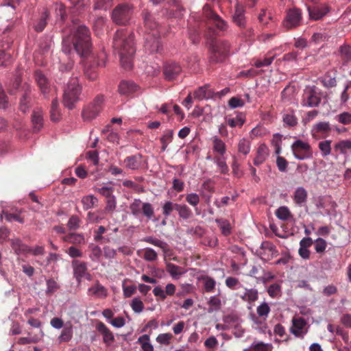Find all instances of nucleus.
<instances>
[{"instance_id": "f257e3e1", "label": "nucleus", "mask_w": 351, "mask_h": 351, "mask_svg": "<svg viewBox=\"0 0 351 351\" xmlns=\"http://www.w3.org/2000/svg\"><path fill=\"white\" fill-rule=\"evenodd\" d=\"M92 47L90 32L84 25H75L71 33L62 40V51L69 53L74 49L81 57L87 56Z\"/></svg>"}, {"instance_id": "f03ea898", "label": "nucleus", "mask_w": 351, "mask_h": 351, "mask_svg": "<svg viewBox=\"0 0 351 351\" xmlns=\"http://www.w3.org/2000/svg\"><path fill=\"white\" fill-rule=\"evenodd\" d=\"M113 49L120 58L122 67L130 70L132 67V57L136 52L134 34L125 29H118L113 39Z\"/></svg>"}, {"instance_id": "7ed1b4c3", "label": "nucleus", "mask_w": 351, "mask_h": 351, "mask_svg": "<svg viewBox=\"0 0 351 351\" xmlns=\"http://www.w3.org/2000/svg\"><path fill=\"white\" fill-rule=\"evenodd\" d=\"M213 25L221 32L226 31L228 28L227 23L214 12L209 5H205L203 8L202 16L198 21V30L195 31V36L193 38L190 34L193 43H198V34L202 31L205 32L206 37H211L215 33L212 27Z\"/></svg>"}, {"instance_id": "20e7f679", "label": "nucleus", "mask_w": 351, "mask_h": 351, "mask_svg": "<svg viewBox=\"0 0 351 351\" xmlns=\"http://www.w3.org/2000/svg\"><path fill=\"white\" fill-rule=\"evenodd\" d=\"M229 49L228 41L212 39L209 46V61L211 63L223 62L228 56Z\"/></svg>"}, {"instance_id": "39448f33", "label": "nucleus", "mask_w": 351, "mask_h": 351, "mask_svg": "<svg viewBox=\"0 0 351 351\" xmlns=\"http://www.w3.org/2000/svg\"><path fill=\"white\" fill-rule=\"evenodd\" d=\"M82 88L77 77L71 78L67 83L63 95V104L69 109H73L80 99Z\"/></svg>"}, {"instance_id": "423d86ee", "label": "nucleus", "mask_w": 351, "mask_h": 351, "mask_svg": "<svg viewBox=\"0 0 351 351\" xmlns=\"http://www.w3.org/2000/svg\"><path fill=\"white\" fill-rule=\"evenodd\" d=\"M134 7L130 3L118 4L112 10V19L119 25H127L132 17Z\"/></svg>"}, {"instance_id": "0eeeda50", "label": "nucleus", "mask_w": 351, "mask_h": 351, "mask_svg": "<svg viewBox=\"0 0 351 351\" xmlns=\"http://www.w3.org/2000/svg\"><path fill=\"white\" fill-rule=\"evenodd\" d=\"M90 58L91 62L85 66L84 75L88 80L95 81L98 77L96 67L104 66L106 65L107 55L105 51H102L97 55H93Z\"/></svg>"}, {"instance_id": "6e6552de", "label": "nucleus", "mask_w": 351, "mask_h": 351, "mask_svg": "<svg viewBox=\"0 0 351 351\" xmlns=\"http://www.w3.org/2000/svg\"><path fill=\"white\" fill-rule=\"evenodd\" d=\"M303 23L302 13L300 9L293 8L289 9L282 21V26L287 30L295 29Z\"/></svg>"}, {"instance_id": "1a4fd4ad", "label": "nucleus", "mask_w": 351, "mask_h": 351, "mask_svg": "<svg viewBox=\"0 0 351 351\" xmlns=\"http://www.w3.org/2000/svg\"><path fill=\"white\" fill-rule=\"evenodd\" d=\"M131 213L138 217L143 215L147 219H151L154 216L153 206L149 202H143L140 199H135L130 205Z\"/></svg>"}, {"instance_id": "9d476101", "label": "nucleus", "mask_w": 351, "mask_h": 351, "mask_svg": "<svg viewBox=\"0 0 351 351\" xmlns=\"http://www.w3.org/2000/svg\"><path fill=\"white\" fill-rule=\"evenodd\" d=\"M104 101L102 95H97L92 103L86 106L82 112L84 120L90 121L95 119L102 110Z\"/></svg>"}, {"instance_id": "9b49d317", "label": "nucleus", "mask_w": 351, "mask_h": 351, "mask_svg": "<svg viewBox=\"0 0 351 351\" xmlns=\"http://www.w3.org/2000/svg\"><path fill=\"white\" fill-rule=\"evenodd\" d=\"M321 102V92L316 86L307 87L302 96V105L306 107H316Z\"/></svg>"}, {"instance_id": "f8f14e48", "label": "nucleus", "mask_w": 351, "mask_h": 351, "mask_svg": "<svg viewBox=\"0 0 351 351\" xmlns=\"http://www.w3.org/2000/svg\"><path fill=\"white\" fill-rule=\"evenodd\" d=\"M291 150L295 158L298 160H305L313 157L310 145L301 140H297L292 144Z\"/></svg>"}, {"instance_id": "ddd939ff", "label": "nucleus", "mask_w": 351, "mask_h": 351, "mask_svg": "<svg viewBox=\"0 0 351 351\" xmlns=\"http://www.w3.org/2000/svg\"><path fill=\"white\" fill-rule=\"evenodd\" d=\"M143 19L145 33L147 35L152 34V36L156 37L159 36V34H160L159 31L160 25L155 16L147 11H143Z\"/></svg>"}, {"instance_id": "4468645a", "label": "nucleus", "mask_w": 351, "mask_h": 351, "mask_svg": "<svg viewBox=\"0 0 351 351\" xmlns=\"http://www.w3.org/2000/svg\"><path fill=\"white\" fill-rule=\"evenodd\" d=\"M307 322L302 317H294L292 319V326L290 328L291 332L298 338L304 339L308 332L306 328Z\"/></svg>"}, {"instance_id": "2eb2a0df", "label": "nucleus", "mask_w": 351, "mask_h": 351, "mask_svg": "<svg viewBox=\"0 0 351 351\" xmlns=\"http://www.w3.org/2000/svg\"><path fill=\"white\" fill-rule=\"evenodd\" d=\"M308 15L311 19L317 21L322 19L330 12V7L326 4H320L315 6H308Z\"/></svg>"}, {"instance_id": "dca6fc26", "label": "nucleus", "mask_w": 351, "mask_h": 351, "mask_svg": "<svg viewBox=\"0 0 351 351\" xmlns=\"http://www.w3.org/2000/svg\"><path fill=\"white\" fill-rule=\"evenodd\" d=\"M73 274L77 282H80L82 278L90 279V275L87 272V265L84 262L78 260L72 261Z\"/></svg>"}, {"instance_id": "f3484780", "label": "nucleus", "mask_w": 351, "mask_h": 351, "mask_svg": "<svg viewBox=\"0 0 351 351\" xmlns=\"http://www.w3.org/2000/svg\"><path fill=\"white\" fill-rule=\"evenodd\" d=\"M176 290V286L172 283H169L166 285L165 290L160 286L155 287L153 293L157 298V300L164 301L167 296L173 295Z\"/></svg>"}, {"instance_id": "a211bd4d", "label": "nucleus", "mask_w": 351, "mask_h": 351, "mask_svg": "<svg viewBox=\"0 0 351 351\" xmlns=\"http://www.w3.org/2000/svg\"><path fill=\"white\" fill-rule=\"evenodd\" d=\"M95 328L103 337V342L108 346L112 345L115 339L112 332L101 322H99Z\"/></svg>"}, {"instance_id": "6ab92c4d", "label": "nucleus", "mask_w": 351, "mask_h": 351, "mask_svg": "<svg viewBox=\"0 0 351 351\" xmlns=\"http://www.w3.org/2000/svg\"><path fill=\"white\" fill-rule=\"evenodd\" d=\"M182 72V67L176 62H167L164 67V75L168 80H175Z\"/></svg>"}, {"instance_id": "aec40b11", "label": "nucleus", "mask_w": 351, "mask_h": 351, "mask_svg": "<svg viewBox=\"0 0 351 351\" xmlns=\"http://www.w3.org/2000/svg\"><path fill=\"white\" fill-rule=\"evenodd\" d=\"M160 36V34L157 37L152 34H147L145 37V47L150 53H158L161 51L162 45L159 40Z\"/></svg>"}, {"instance_id": "412c9836", "label": "nucleus", "mask_w": 351, "mask_h": 351, "mask_svg": "<svg viewBox=\"0 0 351 351\" xmlns=\"http://www.w3.org/2000/svg\"><path fill=\"white\" fill-rule=\"evenodd\" d=\"M34 78L41 93L44 95L49 93L50 90V82L46 76L41 71H36L34 73Z\"/></svg>"}, {"instance_id": "4be33fe9", "label": "nucleus", "mask_w": 351, "mask_h": 351, "mask_svg": "<svg viewBox=\"0 0 351 351\" xmlns=\"http://www.w3.org/2000/svg\"><path fill=\"white\" fill-rule=\"evenodd\" d=\"M139 89V86L132 81L123 80L119 85V92L123 95H130Z\"/></svg>"}, {"instance_id": "5701e85b", "label": "nucleus", "mask_w": 351, "mask_h": 351, "mask_svg": "<svg viewBox=\"0 0 351 351\" xmlns=\"http://www.w3.org/2000/svg\"><path fill=\"white\" fill-rule=\"evenodd\" d=\"M234 23L239 27H245L247 24L245 16V9L243 6L237 3L235 5V10L232 16Z\"/></svg>"}, {"instance_id": "b1692460", "label": "nucleus", "mask_w": 351, "mask_h": 351, "mask_svg": "<svg viewBox=\"0 0 351 351\" xmlns=\"http://www.w3.org/2000/svg\"><path fill=\"white\" fill-rule=\"evenodd\" d=\"M43 112L41 108H36L32 114V123L34 132H39L43 127Z\"/></svg>"}, {"instance_id": "393cba45", "label": "nucleus", "mask_w": 351, "mask_h": 351, "mask_svg": "<svg viewBox=\"0 0 351 351\" xmlns=\"http://www.w3.org/2000/svg\"><path fill=\"white\" fill-rule=\"evenodd\" d=\"M123 163L125 167L132 170H136L140 168L142 164V156L139 154L127 156Z\"/></svg>"}, {"instance_id": "a878e982", "label": "nucleus", "mask_w": 351, "mask_h": 351, "mask_svg": "<svg viewBox=\"0 0 351 351\" xmlns=\"http://www.w3.org/2000/svg\"><path fill=\"white\" fill-rule=\"evenodd\" d=\"M88 294L90 296H95L97 298H105L107 297L108 291L98 281L88 289Z\"/></svg>"}, {"instance_id": "bb28decb", "label": "nucleus", "mask_w": 351, "mask_h": 351, "mask_svg": "<svg viewBox=\"0 0 351 351\" xmlns=\"http://www.w3.org/2000/svg\"><path fill=\"white\" fill-rule=\"evenodd\" d=\"M269 156V149L265 144H261L256 150V155L254 159V165L258 166L263 164Z\"/></svg>"}, {"instance_id": "cd10ccee", "label": "nucleus", "mask_w": 351, "mask_h": 351, "mask_svg": "<svg viewBox=\"0 0 351 351\" xmlns=\"http://www.w3.org/2000/svg\"><path fill=\"white\" fill-rule=\"evenodd\" d=\"M64 242L71 243L74 245H81L85 243V239L83 234L77 233H69L62 237Z\"/></svg>"}, {"instance_id": "c85d7f7f", "label": "nucleus", "mask_w": 351, "mask_h": 351, "mask_svg": "<svg viewBox=\"0 0 351 351\" xmlns=\"http://www.w3.org/2000/svg\"><path fill=\"white\" fill-rule=\"evenodd\" d=\"M307 197L306 190L304 187L300 186L294 192L293 200L296 204L302 206L306 202Z\"/></svg>"}, {"instance_id": "c756f323", "label": "nucleus", "mask_w": 351, "mask_h": 351, "mask_svg": "<svg viewBox=\"0 0 351 351\" xmlns=\"http://www.w3.org/2000/svg\"><path fill=\"white\" fill-rule=\"evenodd\" d=\"M199 280L203 282V288L205 292L212 293L215 289L216 281L209 276L204 275L199 278Z\"/></svg>"}, {"instance_id": "7c9ffc66", "label": "nucleus", "mask_w": 351, "mask_h": 351, "mask_svg": "<svg viewBox=\"0 0 351 351\" xmlns=\"http://www.w3.org/2000/svg\"><path fill=\"white\" fill-rule=\"evenodd\" d=\"M282 120L284 124L290 128H293L298 125V118L295 115L294 111L291 109H288L285 111Z\"/></svg>"}, {"instance_id": "2f4dec72", "label": "nucleus", "mask_w": 351, "mask_h": 351, "mask_svg": "<svg viewBox=\"0 0 351 351\" xmlns=\"http://www.w3.org/2000/svg\"><path fill=\"white\" fill-rule=\"evenodd\" d=\"M81 202L84 210H88L97 206L98 199L93 195H88L82 197Z\"/></svg>"}, {"instance_id": "473e14b6", "label": "nucleus", "mask_w": 351, "mask_h": 351, "mask_svg": "<svg viewBox=\"0 0 351 351\" xmlns=\"http://www.w3.org/2000/svg\"><path fill=\"white\" fill-rule=\"evenodd\" d=\"M5 217V220L8 222L18 221L20 223H24V218L21 216V211L18 213H11L8 211L3 210L0 214V218Z\"/></svg>"}, {"instance_id": "72a5a7b5", "label": "nucleus", "mask_w": 351, "mask_h": 351, "mask_svg": "<svg viewBox=\"0 0 351 351\" xmlns=\"http://www.w3.org/2000/svg\"><path fill=\"white\" fill-rule=\"evenodd\" d=\"M213 151L217 152L220 156H223L226 151L225 143L217 136L212 138Z\"/></svg>"}, {"instance_id": "f704fd0d", "label": "nucleus", "mask_w": 351, "mask_h": 351, "mask_svg": "<svg viewBox=\"0 0 351 351\" xmlns=\"http://www.w3.org/2000/svg\"><path fill=\"white\" fill-rule=\"evenodd\" d=\"M11 246L17 254H26L29 250V246L24 244L21 240L19 239H12Z\"/></svg>"}, {"instance_id": "c9c22d12", "label": "nucleus", "mask_w": 351, "mask_h": 351, "mask_svg": "<svg viewBox=\"0 0 351 351\" xmlns=\"http://www.w3.org/2000/svg\"><path fill=\"white\" fill-rule=\"evenodd\" d=\"M72 337L73 326L71 323H69L64 326L58 339L60 342H68L72 339Z\"/></svg>"}, {"instance_id": "e433bc0d", "label": "nucleus", "mask_w": 351, "mask_h": 351, "mask_svg": "<svg viewBox=\"0 0 351 351\" xmlns=\"http://www.w3.org/2000/svg\"><path fill=\"white\" fill-rule=\"evenodd\" d=\"M177 212L179 217L184 220H187L193 216L191 209L184 204H178Z\"/></svg>"}, {"instance_id": "4c0bfd02", "label": "nucleus", "mask_w": 351, "mask_h": 351, "mask_svg": "<svg viewBox=\"0 0 351 351\" xmlns=\"http://www.w3.org/2000/svg\"><path fill=\"white\" fill-rule=\"evenodd\" d=\"M167 271L172 278L178 279L185 271L183 268L173 263H167Z\"/></svg>"}, {"instance_id": "58836bf2", "label": "nucleus", "mask_w": 351, "mask_h": 351, "mask_svg": "<svg viewBox=\"0 0 351 351\" xmlns=\"http://www.w3.org/2000/svg\"><path fill=\"white\" fill-rule=\"evenodd\" d=\"M245 121V116L242 114H237L235 117L226 119V124L231 128H241Z\"/></svg>"}, {"instance_id": "ea45409f", "label": "nucleus", "mask_w": 351, "mask_h": 351, "mask_svg": "<svg viewBox=\"0 0 351 351\" xmlns=\"http://www.w3.org/2000/svg\"><path fill=\"white\" fill-rule=\"evenodd\" d=\"M49 12L47 10H45L43 12L40 18L34 24V27L37 32H40L45 29L47 23V19L49 18Z\"/></svg>"}, {"instance_id": "a19ab883", "label": "nucleus", "mask_w": 351, "mask_h": 351, "mask_svg": "<svg viewBox=\"0 0 351 351\" xmlns=\"http://www.w3.org/2000/svg\"><path fill=\"white\" fill-rule=\"evenodd\" d=\"M143 351H154V346L150 343L149 336L148 335H143L138 337L137 340Z\"/></svg>"}, {"instance_id": "79ce46f5", "label": "nucleus", "mask_w": 351, "mask_h": 351, "mask_svg": "<svg viewBox=\"0 0 351 351\" xmlns=\"http://www.w3.org/2000/svg\"><path fill=\"white\" fill-rule=\"evenodd\" d=\"M340 56L343 64L351 62V47L348 45H343L339 48Z\"/></svg>"}, {"instance_id": "37998d69", "label": "nucleus", "mask_w": 351, "mask_h": 351, "mask_svg": "<svg viewBox=\"0 0 351 351\" xmlns=\"http://www.w3.org/2000/svg\"><path fill=\"white\" fill-rule=\"evenodd\" d=\"M143 241L146 243L152 244L155 246L159 247L161 248L165 252H167L168 248V245L167 243L153 237H146L142 239Z\"/></svg>"}, {"instance_id": "c03bdc74", "label": "nucleus", "mask_w": 351, "mask_h": 351, "mask_svg": "<svg viewBox=\"0 0 351 351\" xmlns=\"http://www.w3.org/2000/svg\"><path fill=\"white\" fill-rule=\"evenodd\" d=\"M313 130L319 134L328 135L331 128L328 122H319L313 126Z\"/></svg>"}, {"instance_id": "a18cd8bd", "label": "nucleus", "mask_w": 351, "mask_h": 351, "mask_svg": "<svg viewBox=\"0 0 351 351\" xmlns=\"http://www.w3.org/2000/svg\"><path fill=\"white\" fill-rule=\"evenodd\" d=\"M215 222L217 223L223 235L228 236L231 233V226L227 219H216Z\"/></svg>"}, {"instance_id": "49530a36", "label": "nucleus", "mask_w": 351, "mask_h": 351, "mask_svg": "<svg viewBox=\"0 0 351 351\" xmlns=\"http://www.w3.org/2000/svg\"><path fill=\"white\" fill-rule=\"evenodd\" d=\"M178 204L171 201L166 202L162 206V215L165 218L168 217L173 210L177 211Z\"/></svg>"}, {"instance_id": "de8ad7c7", "label": "nucleus", "mask_w": 351, "mask_h": 351, "mask_svg": "<svg viewBox=\"0 0 351 351\" xmlns=\"http://www.w3.org/2000/svg\"><path fill=\"white\" fill-rule=\"evenodd\" d=\"M335 149L339 151L342 154H346L348 150H351V141L350 140H342L338 142Z\"/></svg>"}, {"instance_id": "09e8293b", "label": "nucleus", "mask_w": 351, "mask_h": 351, "mask_svg": "<svg viewBox=\"0 0 351 351\" xmlns=\"http://www.w3.org/2000/svg\"><path fill=\"white\" fill-rule=\"evenodd\" d=\"M209 306L208 312L212 313L213 311H219L221 306V299L217 296H212L208 302Z\"/></svg>"}, {"instance_id": "8fccbe9b", "label": "nucleus", "mask_w": 351, "mask_h": 351, "mask_svg": "<svg viewBox=\"0 0 351 351\" xmlns=\"http://www.w3.org/2000/svg\"><path fill=\"white\" fill-rule=\"evenodd\" d=\"M210 94L211 93L207 90V86H201L193 93V98L202 100L203 99L208 98L210 96Z\"/></svg>"}, {"instance_id": "3c124183", "label": "nucleus", "mask_w": 351, "mask_h": 351, "mask_svg": "<svg viewBox=\"0 0 351 351\" xmlns=\"http://www.w3.org/2000/svg\"><path fill=\"white\" fill-rule=\"evenodd\" d=\"M50 114H51V119L53 121H57L60 119V113L58 108V102L57 99H53L51 102V109H50Z\"/></svg>"}, {"instance_id": "603ef678", "label": "nucleus", "mask_w": 351, "mask_h": 351, "mask_svg": "<svg viewBox=\"0 0 351 351\" xmlns=\"http://www.w3.org/2000/svg\"><path fill=\"white\" fill-rule=\"evenodd\" d=\"M267 293L272 298H279L282 295L281 286L278 283H274L267 288Z\"/></svg>"}, {"instance_id": "864d4df0", "label": "nucleus", "mask_w": 351, "mask_h": 351, "mask_svg": "<svg viewBox=\"0 0 351 351\" xmlns=\"http://www.w3.org/2000/svg\"><path fill=\"white\" fill-rule=\"evenodd\" d=\"M251 143L246 138H242L238 143V152L244 155H247L250 152Z\"/></svg>"}, {"instance_id": "5fc2aeb1", "label": "nucleus", "mask_w": 351, "mask_h": 351, "mask_svg": "<svg viewBox=\"0 0 351 351\" xmlns=\"http://www.w3.org/2000/svg\"><path fill=\"white\" fill-rule=\"evenodd\" d=\"M173 138V131L171 130H167L165 132L162 136L160 138V142L162 143L161 149L164 152L169 143L171 142Z\"/></svg>"}, {"instance_id": "6e6d98bb", "label": "nucleus", "mask_w": 351, "mask_h": 351, "mask_svg": "<svg viewBox=\"0 0 351 351\" xmlns=\"http://www.w3.org/2000/svg\"><path fill=\"white\" fill-rule=\"evenodd\" d=\"M240 28V36L245 39V40H250L254 36V29L251 26L245 25V27Z\"/></svg>"}, {"instance_id": "4d7b16f0", "label": "nucleus", "mask_w": 351, "mask_h": 351, "mask_svg": "<svg viewBox=\"0 0 351 351\" xmlns=\"http://www.w3.org/2000/svg\"><path fill=\"white\" fill-rule=\"evenodd\" d=\"M173 336L171 333H161L159 334L156 340L158 343L164 346H169L171 343V340L173 339Z\"/></svg>"}, {"instance_id": "13d9d810", "label": "nucleus", "mask_w": 351, "mask_h": 351, "mask_svg": "<svg viewBox=\"0 0 351 351\" xmlns=\"http://www.w3.org/2000/svg\"><path fill=\"white\" fill-rule=\"evenodd\" d=\"M96 191L102 196H104L106 199L114 197V195L112 194L114 189L112 186H104L101 188L97 189Z\"/></svg>"}, {"instance_id": "bf43d9fd", "label": "nucleus", "mask_w": 351, "mask_h": 351, "mask_svg": "<svg viewBox=\"0 0 351 351\" xmlns=\"http://www.w3.org/2000/svg\"><path fill=\"white\" fill-rule=\"evenodd\" d=\"M10 58V54L5 51L4 45L0 43V66H6Z\"/></svg>"}, {"instance_id": "052dcab7", "label": "nucleus", "mask_w": 351, "mask_h": 351, "mask_svg": "<svg viewBox=\"0 0 351 351\" xmlns=\"http://www.w3.org/2000/svg\"><path fill=\"white\" fill-rule=\"evenodd\" d=\"M335 120L343 125L351 124V113L343 112L339 114L336 115Z\"/></svg>"}, {"instance_id": "680f3d73", "label": "nucleus", "mask_w": 351, "mask_h": 351, "mask_svg": "<svg viewBox=\"0 0 351 351\" xmlns=\"http://www.w3.org/2000/svg\"><path fill=\"white\" fill-rule=\"evenodd\" d=\"M276 217L281 220H287L291 217V213L287 207L281 206L276 212Z\"/></svg>"}, {"instance_id": "e2e57ef3", "label": "nucleus", "mask_w": 351, "mask_h": 351, "mask_svg": "<svg viewBox=\"0 0 351 351\" xmlns=\"http://www.w3.org/2000/svg\"><path fill=\"white\" fill-rule=\"evenodd\" d=\"M331 141L326 140L319 143V148L322 153L323 156H326L330 154L331 152Z\"/></svg>"}, {"instance_id": "0e129e2a", "label": "nucleus", "mask_w": 351, "mask_h": 351, "mask_svg": "<svg viewBox=\"0 0 351 351\" xmlns=\"http://www.w3.org/2000/svg\"><path fill=\"white\" fill-rule=\"evenodd\" d=\"M81 220L77 215H72L67 223V226L70 230H75L79 228Z\"/></svg>"}, {"instance_id": "69168bd1", "label": "nucleus", "mask_w": 351, "mask_h": 351, "mask_svg": "<svg viewBox=\"0 0 351 351\" xmlns=\"http://www.w3.org/2000/svg\"><path fill=\"white\" fill-rule=\"evenodd\" d=\"M117 208V199L115 196L106 199V206L104 208V211L106 213H112Z\"/></svg>"}, {"instance_id": "338daca9", "label": "nucleus", "mask_w": 351, "mask_h": 351, "mask_svg": "<svg viewBox=\"0 0 351 351\" xmlns=\"http://www.w3.org/2000/svg\"><path fill=\"white\" fill-rule=\"evenodd\" d=\"M186 201L192 206L196 207L199 202L200 198L198 194L195 193H188L186 195Z\"/></svg>"}, {"instance_id": "774afa93", "label": "nucleus", "mask_w": 351, "mask_h": 351, "mask_svg": "<svg viewBox=\"0 0 351 351\" xmlns=\"http://www.w3.org/2000/svg\"><path fill=\"white\" fill-rule=\"evenodd\" d=\"M256 311L259 317L265 319L270 312V307L267 303L263 302L257 307Z\"/></svg>"}]
</instances>
